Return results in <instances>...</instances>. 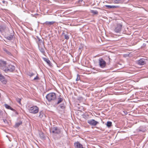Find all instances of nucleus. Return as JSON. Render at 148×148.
<instances>
[{"label": "nucleus", "mask_w": 148, "mask_h": 148, "mask_svg": "<svg viewBox=\"0 0 148 148\" xmlns=\"http://www.w3.org/2000/svg\"><path fill=\"white\" fill-rule=\"evenodd\" d=\"M39 50L43 54L45 53V48L44 44L40 45L38 46Z\"/></svg>", "instance_id": "10"}, {"label": "nucleus", "mask_w": 148, "mask_h": 148, "mask_svg": "<svg viewBox=\"0 0 148 148\" xmlns=\"http://www.w3.org/2000/svg\"><path fill=\"white\" fill-rule=\"evenodd\" d=\"M38 108L36 106L31 107L29 109V112L33 113L36 114L38 112Z\"/></svg>", "instance_id": "2"}, {"label": "nucleus", "mask_w": 148, "mask_h": 148, "mask_svg": "<svg viewBox=\"0 0 148 148\" xmlns=\"http://www.w3.org/2000/svg\"><path fill=\"white\" fill-rule=\"evenodd\" d=\"M83 0H79L78 1V2L79 3H81L82 2Z\"/></svg>", "instance_id": "35"}, {"label": "nucleus", "mask_w": 148, "mask_h": 148, "mask_svg": "<svg viewBox=\"0 0 148 148\" xmlns=\"http://www.w3.org/2000/svg\"><path fill=\"white\" fill-rule=\"evenodd\" d=\"M39 135L41 138H45V136L42 132H40L39 134Z\"/></svg>", "instance_id": "25"}, {"label": "nucleus", "mask_w": 148, "mask_h": 148, "mask_svg": "<svg viewBox=\"0 0 148 148\" xmlns=\"http://www.w3.org/2000/svg\"><path fill=\"white\" fill-rule=\"evenodd\" d=\"M0 66L1 69L5 71V69L6 67V62L2 60H0Z\"/></svg>", "instance_id": "7"}, {"label": "nucleus", "mask_w": 148, "mask_h": 148, "mask_svg": "<svg viewBox=\"0 0 148 148\" xmlns=\"http://www.w3.org/2000/svg\"><path fill=\"white\" fill-rule=\"evenodd\" d=\"M13 34H11L10 36H7L6 37V38L9 40H11L13 38Z\"/></svg>", "instance_id": "16"}, {"label": "nucleus", "mask_w": 148, "mask_h": 148, "mask_svg": "<svg viewBox=\"0 0 148 148\" xmlns=\"http://www.w3.org/2000/svg\"><path fill=\"white\" fill-rule=\"evenodd\" d=\"M2 2L3 3H4L5 2V1H4V0H3V1H2Z\"/></svg>", "instance_id": "36"}, {"label": "nucleus", "mask_w": 148, "mask_h": 148, "mask_svg": "<svg viewBox=\"0 0 148 148\" xmlns=\"http://www.w3.org/2000/svg\"><path fill=\"white\" fill-rule=\"evenodd\" d=\"M9 148H14V147L13 146H12L11 147H10Z\"/></svg>", "instance_id": "40"}, {"label": "nucleus", "mask_w": 148, "mask_h": 148, "mask_svg": "<svg viewBox=\"0 0 148 148\" xmlns=\"http://www.w3.org/2000/svg\"><path fill=\"white\" fill-rule=\"evenodd\" d=\"M79 80V79H78V77H77V78L76 79V80L77 81V80Z\"/></svg>", "instance_id": "38"}, {"label": "nucleus", "mask_w": 148, "mask_h": 148, "mask_svg": "<svg viewBox=\"0 0 148 148\" xmlns=\"http://www.w3.org/2000/svg\"><path fill=\"white\" fill-rule=\"evenodd\" d=\"M64 37L65 39L68 40L69 38V36L67 34H64Z\"/></svg>", "instance_id": "29"}, {"label": "nucleus", "mask_w": 148, "mask_h": 148, "mask_svg": "<svg viewBox=\"0 0 148 148\" xmlns=\"http://www.w3.org/2000/svg\"><path fill=\"white\" fill-rule=\"evenodd\" d=\"M37 38L38 39V40L39 41V40H40V39L38 37H37Z\"/></svg>", "instance_id": "37"}, {"label": "nucleus", "mask_w": 148, "mask_h": 148, "mask_svg": "<svg viewBox=\"0 0 148 148\" xmlns=\"http://www.w3.org/2000/svg\"><path fill=\"white\" fill-rule=\"evenodd\" d=\"M43 60L47 63V64L49 65H50L51 63V62L47 58H43Z\"/></svg>", "instance_id": "20"}, {"label": "nucleus", "mask_w": 148, "mask_h": 148, "mask_svg": "<svg viewBox=\"0 0 148 148\" xmlns=\"http://www.w3.org/2000/svg\"><path fill=\"white\" fill-rule=\"evenodd\" d=\"M3 121L5 123H8V121L6 119H3Z\"/></svg>", "instance_id": "33"}, {"label": "nucleus", "mask_w": 148, "mask_h": 148, "mask_svg": "<svg viewBox=\"0 0 148 148\" xmlns=\"http://www.w3.org/2000/svg\"><path fill=\"white\" fill-rule=\"evenodd\" d=\"M21 100V99H19L17 100V101L19 103H20Z\"/></svg>", "instance_id": "34"}, {"label": "nucleus", "mask_w": 148, "mask_h": 148, "mask_svg": "<svg viewBox=\"0 0 148 148\" xmlns=\"http://www.w3.org/2000/svg\"><path fill=\"white\" fill-rule=\"evenodd\" d=\"M75 148H85L83 147V146L79 142H76L74 143Z\"/></svg>", "instance_id": "12"}, {"label": "nucleus", "mask_w": 148, "mask_h": 148, "mask_svg": "<svg viewBox=\"0 0 148 148\" xmlns=\"http://www.w3.org/2000/svg\"><path fill=\"white\" fill-rule=\"evenodd\" d=\"M34 75V74L33 73H29L28 74L30 76V77H31L32 76H33Z\"/></svg>", "instance_id": "30"}, {"label": "nucleus", "mask_w": 148, "mask_h": 148, "mask_svg": "<svg viewBox=\"0 0 148 148\" xmlns=\"http://www.w3.org/2000/svg\"><path fill=\"white\" fill-rule=\"evenodd\" d=\"M114 3H121V1L120 0H113Z\"/></svg>", "instance_id": "27"}, {"label": "nucleus", "mask_w": 148, "mask_h": 148, "mask_svg": "<svg viewBox=\"0 0 148 148\" xmlns=\"http://www.w3.org/2000/svg\"><path fill=\"white\" fill-rule=\"evenodd\" d=\"M66 103H63L60 104V107L62 109H64L65 108Z\"/></svg>", "instance_id": "19"}, {"label": "nucleus", "mask_w": 148, "mask_h": 148, "mask_svg": "<svg viewBox=\"0 0 148 148\" xmlns=\"http://www.w3.org/2000/svg\"><path fill=\"white\" fill-rule=\"evenodd\" d=\"M122 25L121 23H118L115 27L114 32L116 33L120 32L122 28Z\"/></svg>", "instance_id": "4"}, {"label": "nucleus", "mask_w": 148, "mask_h": 148, "mask_svg": "<svg viewBox=\"0 0 148 148\" xmlns=\"http://www.w3.org/2000/svg\"><path fill=\"white\" fill-rule=\"evenodd\" d=\"M15 69V67L11 64H9L6 66V69H5V72L7 73L9 71L13 72Z\"/></svg>", "instance_id": "3"}, {"label": "nucleus", "mask_w": 148, "mask_h": 148, "mask_svg": "<svg viewBox=\"0 0 148 148\" xmlns=\"http://www.w3.org/2000/svg\"><path fill=\"white\" fill-rule=\"evenodd\" d=\"M146 60L144 58H141L137 61V64L138 65H142L146 63Z\"/></svg>", "instance_id": "9"}, {"label": "nucleus", "mask_w": 148, "mask_h": 148, "mask_svg": "<svg viewBox=\"0 0 148 148\" xmlns=\"http://www.w3.org/2000/svg\"><path fill=\"white\" fill-rule=\"evenodd\" d=\"M4 106L5 107V108L11 110H12L13 111H15V110L14 109H13V108H12V107H11L10 106H9L7 104H5Z\"/></svg>", "instance_id": "15"}, {"label": "nucleus", "mask_w": 148, "mask_h": 148, "mask_svg": "<svg viewBox=\"0 0 148 148\" xmlns=\"http://www.w3.org/2000/svg\"><path fill=\"white\" fill-rule=\"evenodd\" d=\"M4 51L9 56H12L11 53L6 49H4Z\"/></svg>", "instance_id": "22"}, {"label": "nucleus", "mask_w": 148, "mask_h": 148, "mask_svg": "<svg viewBox=\"0 0 148 148\" xmlns=\"http://www.w3.org/2000/svg\"><path fill=\"white\" fill-rule=\"evenodd\" d=\"M39 79V77L37 76L36 77H34V80H38Z\"/></svg>", "instance_id": "32"}, {"label": "nucleus", "mask_w": 148, "mask_h": 148, "mask_svg": "<svg viewBox=\"0 0 148 148\" xmlns=\"http://www.w3.org/2000/svg\"><path fill=\"white\" fill-rule=\"evenodd\" d=\"M84 116H85V115H84V116L83 117H84V118H85V117H84Z\"/></svg>", "instance_id": "41"}, {"label": "nucleus", "mask_w": 148, "mask_h": 148, "mask_svg": "<svg viewBox=\"0 0 148 148\" xmlns=\"http://www.w3.org/2000/svg\"><path fill=\"white\" fill-rule=\"evenodd\" d=\"M91 12L94 14H98V12L97 10H91Z\"/></svg>", "instance_id": "26"}, {"label": "nucleus", "mask_w": 148, "mask_h": 148, "mask_svg": "<svg viewBox=\"0 0 148 148\" xmlns=\"http://www.w3.org/2000/svg\"><path fill=\"white\" fill-rule=\"evenodd\" d=\"M38 46L40 45H42V44H44L42 40L41 39L39 40V41H38Z\"/></svg>", "instance_id": "23"}, {"label": "nucleus", "mask_w": 148, "mask_h": 148, "mask_svg": "<svg viewBox=\"0 0 148 148\" xmlns=\"http://www.w3.org/2000/svg\"><path fill=\"white\" fill-rule=\"evenodd\" d=\"M112 125V123L111 122L108 121L106 124V125L108 127H110Z\"/></svg>", "instance_id": "21"}, {"label": "nucleus", "mask_w": 148, "mask_h": 148, "mask_svg": "<svg viewBox=\"0 0 148 148\" xmlns=\"http://www.w3.org/2000/svg\"><path fill=\"white\" fill-rule=\"evenodd\" d=\"M39 113L40 114L39 115V116L40 118H42L44 115L43 112L42 111H41Z\"/></svg>", "instance_id": "24"}, {"label": "nucleus", "mask_w": 148, "mask_h": 148, "mask_svg": "<svg viewBox=\"0 0 148 148\" xmlns=\"http://www.w3.org/2000/svg\"><path fill=\"white\" fill-rule=\"evenodd\" d=\"M5 29V27L3 25L0 26V31L1 32L3 31Z\"/></svg>", "instance_id": "18"}, {"label": "nucleus", "mask_w": 148, "mask_h": 148, "mask_svg": "<svg viewBox=\"0 0 148 148\" xmlns=\"http://www.w3.org/2000/svg\"><path fill=\"white\" fill-rule=\"evenodd\" d=\"M106 7L108 8L109 9L110 8H117L119 7L118 6H115V5H105Z\"/></svg>", "instance_id": "14"}, {"label": "nucleus", "mask_w": 148, "mask_h": 148, "mask_svg": "<svg viewBox=\"0 0 148 148\" xmlns=\"http://www.w3.org/2000/svg\"><path fill=\"white\" fill-rule=\"evenodd\" d=\"M108 58H109V60L110 59V58H109V57Z\"/></svg>", "instance_id": "42"}, {"label": "nucleus", "mask_w": 148, "mask_h": 148, "mask_svg": "<svg viewBox=\"0 0 148 148\" xmlns=\"http://www.w3.org/2000/svg\"><path fill=\"white\" fill-rule=\"evenodd\" d=\"M56 98V96L55 93L54 92L50 93L47 95L46 98L49 101H53Z\"/></svg>", "instance_id": "1"}, {"label": "nucleus", "mask_w": 148, "mask_h": 148, "mask_svg": "<svg viewBox=\"0 0 148 148\" xmlns=\"http://www.w3.org/2000/svg\"><path fill=\"white\" fill-rule=\"evenodd\" d=\"M63 99L62 98H59L58 99V101L57 103V104H58L60 103H61L63 100Z\"/></svg>", "instance_id": "28"}, {"label": "nucleus", "mask_w": 148, "mask_h": 148, "mask_svg": "<svg viewBox=\"0 0 148 148\" xmlns=\"http://www.w3.org/2000/svg\"><path fill=\"white\" fill-rule=\"evenodd\" d=\"M87 123L91 125L94 126L99 123V122L93 119L88 120Z\"/></svg>", "instance_id": "8"}, {"label": "nucleus", "mask_w": 148, "mask_h": 148, "mask_svg": "<svg viewBox=\"0 0 148 148\" xmlns=\"http://www.w3.org/2000/svg\"><path fill=\"white\" fill-rule=\"evenodd\" d=\"M22 123V121H20L15 124L14 127L16 128L18 127L19 125H21Z\"/></svg>", "instance_id": "17"}, {"label": "nucleus", "mask_w": 148, "mask_h": 148, "mask_svg": "<svg viewBox=\"0 0 148 148\" xmlns=\"http://www.w3.org/2000/svg\"><path fill=\"white\" fill-rule=\"evenodd\" d=\"M99 64L100 67L101 68H104L106 66V62L102 58L99 59Z\"/></svg>", "instance_id": "6"}, {"label": "nucleus", "mask_w": 148, "mask_h": 148, "mask_svg": "<svg viewBox=\"0 0 148 148\" xmlns=\"http://www.w3.org/2000/svg\"><path fill=\"white\" fill-rule=\"evenodd\" d=\"M140 131H142L143 132L144 131V130H143L141 129V128L140 127L138 129V132H140Z\"/></svg>", "instance_id": "31"}, {"label": "nucleus", "mask_w": 148, "mask_h": 148, "mask_svg": "<svg viewBox=\"0 0 148 148\" xmlns=\"http://www.w3.org/2000/svg\"><path fill=\"white\" fill-rule=\"evenodd\" d=\"M50 132L54 134H59L60 132V130L57 127H53L50 129Z\"/></svg>", "instance_id": "5"}, {"label": "nucleus", "mask_w": 148, "mask_h": 148, "mask_svg": "<svg viewBox=\"0 0 148 148\" xmlns=\"http://www.w3.org/2000/svg\"><path fill=\"white\" fill-rule=\"evenodd\" d=\"M14 112H15V113H16V114H18V113H17V112H16V110H15Z\"/></svg>", "instance_id": "39"}, {"label": "nucleus", "mask_w": 148, "mask_h": 148, "mask_svg": "<svg viewBox=\"0 0 148 148\" xmlns=\"http://www.w3.org/2000/svg\"><path fill=\"white\" fill-rule=\"evenodd\" d=\"M55 22L54 21H46L44 23L46 25H48L50 26L52 25L53 23H55Z\"/></svg>", "instance_id": "13"}, {"label": "nucleus", "mask_w": 148, "mask_h": 148, "mask_svg": "<svg viewBox=\"0 0 148 148\" xmlns=\"http://www.w3.org/2000/svg\"><path fill=\"white\" fill-rule=\"evenodd\" d=\"M0 81L4 84H5L7 83V80L5 77L1 74H0Z\"/></svg>", "instance_id": "11"}]
</instances>
